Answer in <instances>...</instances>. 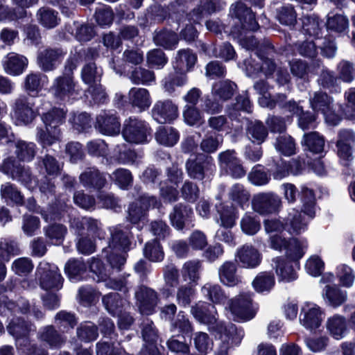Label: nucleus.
<instances>
[{
	"label": "nucleus",
	"instance_id": "obj_56",
	"mask_svg": "<svg viewBox=\"0 0 355 355\" xmlns=\"http://www.w3.org/2000/svg\"><path fill=\"white\" fill-rule=\"evenodd\" d=\"M133 282L130 279V275L122 276L116 279H109L105 280V286L107 288L119 291L124 294H127L133 286Z\"/></svg>",
	"mask_w": 355,
	"mask_h": 355
},
{
	"label": "nucleus",
	"instance_id": "obj_24",
	"mask_svg": "<svg viewBox=\"0 0 355 355\" xmlns=\"http://www.w3.org/2000/svg\"><path fill=\"white\" fill-rule=\"evenodd\" d=\"M261 254L257 249L252 245H244L238 249L236 259L243 267L254 268L257 267L261 261Z\"/></svg>",
	"mask_w": 355,
	"mask_h": 355
},
{
	"label": "nucleus",
	"instance_id": "obj_1",
	"mask_svg": "<svg viewBox=\"0 0 355 355\" xmlns=\"http://www.w3.org/2000/svg\"><path fill=\"white\" fill-rule=\"evenodd\" d=\"M109 231L108 246L103 253L112 268L120 269L126 261V252L130 249V236L119 225L110 227Z\"/></svg>",
	"mask_w": 355,
	"mask_h": 355
},
{
	"label": "nucleus",
	"instance_id": "obj_55",
	"mask_svg": "<svg viewBox=\"0 0 355 355\" xmlns=\"http://www.w3.org/2000/svg\"><path fill=\"white\" fill-rule=\"evenodd\" d=\"M325 296L330 305L337 307L343 304L347 298L346 291H343L336 286H327L325 287Z\"/></svg>",
	"mask_w": 355,
	"mask_h": 355
},
{
	"label": "nucleus",
	"instance_id": "obj_26",
	"mask_svg": "<svg viewBox=\"0 0 355 355\" xmlns=\"http://www.w3.org/2000/svg\"><path fill=\"white\" fill-rule=\"evenodd\" d=\"M130 104L137 108L140 112L144 111L151 105V97L148 89L141 87H133L128 93Z\"/></svg>",
	"mask_w": 355,
	"mask_h": 355
},
{
	"label": "nucleus",
	"instance_id": "obj_63",
	"mask_svg": "<svg viewBox=\"0 0 355 355\" xmlns=\"http://www.w3.org/2000/svg\"><path fill=\"white\" fill-rule=\"evenodd\" d=\"M192 338L194 346L199 352L206 354L212 349L213 341L207 333L196 332Z\"/></svg>",
	"mask_w": 355,
	"mask_h": 355
},
{
	"label": "nucleus",
	"instance_id": "obj_43",
	"mask_svg": "<svg viewBox=\"0 0 355 355\" xmlns=\"http://www.w3.org/2000/svg\"><path fill=\"white\" fill-rule=\"evenodd\" d=\"M158 143L166 146H173L179 139L178 131L172 127L159 128L155 134Z\"/></svg>",
	"mask_w": 355,
	"mask_h": 355
},
{
	"label": "nucleus",
	"instance_id": "obj_38",
	"mask_svg": "<svg viewBox=\"0 0 355 355\" xmlns=\"http://www.w3.org/2000/svg\"><path fill=\"white\" fill-rule=\"evenodd\" d=\"M202 295L214 304H220L225 301L226 296L220 286L217 284L206 283L201 288Z\"/></svg>",
	"mask_w": 355,
	"mask_h": 355
},
{
	"label": "nucleus",
	"instance_id": "obj_15",
	"mask_svg": "<svg viewBox=\"0 0 355 355\" xmlns=\"http://www.w3.org/2000/svg\"><path fill=\"white\" fill-rule=\"evenodd\" d=\"M324 313L321 308L315 304L306 302L303 305L300 314V322L310 331L318 329L323 320Z\"/></svg>",
	"mask_w": 355,
	"mask_h": 355
},
{
	"label": "nucleus",
	"instance_id": "obj_60",
	"mask_svg": "<svg viewBox=\"0 0 355 355\" xmlns=\"http://www.w3.org/2000/svg\"><path fill=\"white\" fill-rule=\"evenodd\" d=\"M19 253L20 250L16 242L8 239L0 241V259L2 261H8L12 256Z\"/></svg>",
	"mask_w": 355,
	"mask_h": 355
},
{
	"label": "nucleus",
	"instance_id": "obj_32",
	"mask_svg": "<svg viewBox=\"0 0 355 355\" xmlns=\"http://www.w3.org/2000/svg\"><path fill=\"white\" fill-rule=\"evenodd\" d=\"M308 248L307 241L291 238L288 239V244L285 250V256L292 260L298 261L305 254Z\"/></svg>",
	"mask_w": 355,
	"mask_h": 355
},
{
	"label": "nucleus",
	"instance_id": "obj_4",
	"mask_svg": "<svg viewBox=\"0 0 355 355\" xmlns=\"http://www.w3.org/2000/svg\"><path fill=\"white\" fill-rule=\"evenodd\" d=\"M193 317L200 323L208 326L210 331L221 332L226 325L218 322L216 318V310L214 305L205 302H199L191 309Z\"/></svg>",
	"mask_w": 355,
	"mask_h": 355
},
{
	"label": "nucleus",
	"instance_id": "obj_17",
	"mask_svg": "<svg viewBox=\"0 0 355 355\" xmlns=\"http://www.w3.org/2000/svg\"><path fill=\"white\" fill-rule=\"evenodd\" d=\"M151 115L159 123H171L178 117V108L171 100L157 101L151 110Z\"/></svg>",
	"mask_w": 355,
	"mask_h": 355
},
{
	"label": "nucleus",
	"instance_id": "obj_28",
	"mask_svg": "<svg viewBox=\"0 0 355 355\" xmlns=\"http://www.w3.org/2000/svg\"><path fill=\"white\" fill-rule=\"evenodd\" d=\"M28 64L26 57L15 53H10L3 62L5 71L12 76L21 74Z\"/></svg>",
	"mask_w": 355,
	"mask_h": 355
},
{
	"label": "nucleus",
	"instance_id": "obj_42",
	"mask_svg": "<svg viewBox=\"0 0 355 355\" xmlns=\"http://www.w3.org/2000/svg\"><path fill=\"white\" fill-rule=\"evenodd\" d=\"M37 17L39 22L48 28L55 27L60 21L58 12L47 7L40 8L37 12Z\"/></svg>",
	"mask_w": 355,
	"mask_h": 355
},
{
	"label": "nucleus",
	"instance_id": "obj_18",
	"mask_svg": "<svg viewBox=\"0 0 355 355\" xmlns=\"http://www.w3.org/2000/svg\"><path fill=\"white\" fill-rule=\"evenodd\" d=\"M220 339V344L215 352V355H227L232 344H238L243 337L242 331L238 332L236 327L229 323L221 332H214Z\"/></svg>",
	"mask_w": 355,
	"mask_h": 355
},
{
	"label": "nucleus",
	"instance_id": "obj_12",
	"mask_svg": "<svg viewBox=\"0 0 355 355\" xmlns=\"http://www.w3.org/2000/svg\"><path fill=\"white\" fill-rule=\"evenodd\" d=\"M186 169L191 178L202 180L214 173L215 165L212 157L203 155L194 159H189L186 163Z\"/></svg>",
	"mask_w": 355,
	"mask_h": 355
},
{
	"label": "nucleus",
	"instance_id": "obj_62",
	"mask_svg": "<svg viewBox=\"0 0 355 355\" xmlns=\"http://www.w3.org/2000/svg\"><path fill=\"white\" fill-rule=\"evenodd\" d=\"M241 228L245 234L254 235L260 230L261 224L255 216L247 213L241 218Z\"/></svg>",
	"mask_w": 355,
	"mask_h": 355
},
{
	"label": "nucleus",
	"instance_id": "obj_54",
	"mask_svg": "<svg viewBox=\"0 0 355 355\" xmlns=\"http://www.w3.org/2000/svg\"><path fill=\"white\" fill-rule=\"evenodd\" d=\"M47 76L40 73H31L25 78V89L29 92L41 90L45 83H47Z\"/></svg>",
	"mask_w": 355,
	"mask_h": 355
},
{
	"label": "nucleus",
	"instance_id": "obj_5",
	"mask_svg": "<svg viewBox=\"0 0 355 355\" xmlns=\"http://www.w3.org/2000/svg\"><path fill=\"white\" fill-rule=\"evenodd\" d=\"M40 285L44 290H60L64 279L58 267L46 261H41L37 268Z\"/></svg>",
	"mask_w": 355,
	"mask_h": 355
},
{
	"label": "nucleus",
	"instance_id": "obj_6",
	"mask_svg": "<svg viewBox=\"0 0 355 355\" xmlns=\"http://www.w3.org/2000/svg\"><path fill=\"white\" fill-rule=\"evenodd\" d=\"M122 135L128 142L142 144L148 141V137L151 135V128L144 121L130 118L124 124Z\"/></svg>",
	"mask_w": 355,
	"mask_h": 355
},
{
	"label": "nucleus",
	"instance_id": "obj_19",
	"mask_svg": "<svg viewBox=\"0 0 355 355\" xmlns=\"http://www.w3.org/2000/svg\"><path fill=\"white\" fill-rule=\"evenodd\" d=\"M139 311L142 314H152L157 305L159 298L156 291L153 289L141 286L135 292Z\"/></svg>",
	"mask_w": 355,
	"mask_h": 355
},
{
	"label": "nucleus",
	"instance_id": "obj_27",
	"mask_svg": "<svg viewBox=\"0 0 355 355\" xmlns=\"http://www.w3.org/2000/svg\"><path fill=\"white\" fill-rule=\"evenodd\" d=\"M223 6V3H216L212 0H200L199 7L194 8L187 15V19L190 23H199L205 15L214 12L221 8Z\"/></svg>",
	"mask_w": 355,
	"mask_h": 355
},
{
	"label": "nucleus",
	"instance_id": "obj_64",
	"mask_svg": "<svg viewBox=\"0 0 355 355\" xmlns=\"http://www.w3.org/2000/svg\"><path fill=\"white\" fill-rule=\"evenodd\" d=\"M229 196L232 201L243 206L249 201L250 194L242 184H235L230 188Z\"/></svg>",
	"mask_w": 355,
	"mask_h": 355
},
{
	"label": "nucleus",
	"instance_id": "obj_11",
	"mask_svg": "<svg viewBox=\"0 0 355 355\" xmlns=\"http://www.w3.org/2000/svg\"><path fill=\"white\" fill-rule=\"evenodd\" d=\"M253 209L261 215L277 212L282 205L281 198L273 192L259 193L252 200Z\"/></svg>",
	"mask_w": 355,
	"mask_h": 355
},
{
	"label": "nucleus",
	"instance_id": "obj_44",
	"mask_svg": "<svg viewBox=\"0 0 355 355\" xmlns=\"http://www.w3.org/2000/svg\"><path fill=\"white\" fill-rule=\"evenodd\" d=\"M7 311L14 313H26L30 311V304L24 298L19 299L17 302L10 300L6 301L4 300L0 301V314L6 315Z\"/></svg>",
	"mask_w": 355,
	"mask_h": 355
},
{
	"label": "nucleus",
	"instance_id": "obj_7",
	"mask_svg": "<svg viewBox=\"0 0 355 355\" xmlns=\"http://www.w3.org/2000/svg\"><path fill=\"white\" fill-rule=\"evenodd\" d=\"M230 15L240 24V27L236 26L234 28V33L242 35V31H254L259 28L254 13L243 3L236 2L232 4L230 8Z\"/></svg>",
	"mask_w": 355,
	"mask_h": 355
},
{
	"label": "nucleus",
	"instance_id": "obj_35",
	"mask_svg": "<svg viewBox=\"0 0 355 355\" xmlns=\"http://www.w3.org/2000/svg\"><path fill=\"white\" fill-rule=\"evenodd\" d=\"M318 83L323 89L331 93H338L340 91L338 78L334 72L328 69H323L318 79Z\"/></svg>",
	"mask_w": 355,
	"mask_h": 355
},
{
	"label": "nucleus",
	"instance_id": "obj_10",
	"mask_svg": "<svg viewBox=\"0 0 355 355\" xmlns=\"http://www.w3.org/2000/svg\"><path fill=\"white\" fill-rule=\"evenodd\" d=\"M12 111L17 125L31 123L37 114L33 100L26 96H20L15 100Z\"/></svg>",
	"mask_w": 355,
	"mask_h": 355
},
{
	"label": "nucleus",
	"instance_id": "obj_51",
	"mask_svg": "<svg viewBox=\"0 0 355 355\" xmlns=\"http://www.w3.org/2000/svg\"><path fill=\"white\" fill-rule=\"evenodd\" d=\"M302 211L311 218L315 216V198L313 190L306 187H302Z\"/></svg>",
	"mask_w": 355,
	"mask_h": 355
},
{
	"label": "nucleus",
	"instance_id": "obj_41",
	"mask_svg": "<svg viewBox=\"0 0 355 355\" xmlns=\"http://www.w3.org/2000/svg\"><path fill=\"white\" fill-rule=\"evenodd\" d=\"M236 85L230 80L216 83L212 87V94L216 98L226 101L234 94Z\"/></svg>",
	"mask_w": 355,
	"mask_h": 355
},
{
	"label": "nucleus",
	"instance_id": "obj_20",
	"mask_svg": "<svg viewBox=\"0 0 355 355\" xmlns=\"http://www.w3.org/2000/svg\"><path fill=\"white\" fill-rule=\"evenodd\" d=\"M5 173L10 175L13 180L20 182L28 187H31L35 182L34 177L29 169L17 164L12 157H9L3 162Z\"/></svg>",
	"mask_w": 355,
	"mask_h": 355
},
{
	"label": "nucleus",
	"instance_id": "obj_52",
	"mask_svg": "<svg viewBox=\"0 0 355 355\" xmlns=\"http://www.w3.org/2000/svg\"><path fill=\"white\" fill-rule=\"evenodd\" d=\"M101 75V69L98 68L94 62L85 65L81 73L83 80L90 86L98 83Z\"/></svg>",
	"mask_w": 355,
	"mask_h": 355
},
{
	"label": "nucleus",
	"instance_id": "obj_45",
	"mask_svg": "<svg viewBox=\"0 0 355 355\" xmlns=\"http://www.w3.org/2000/svg\"><path fill=\"white\" fill-rule=\"evenodd\" d=\"M286 225L290 234H299L306 230L307 223L302 218L301 213L294 211L288 214Z\"/></svg>",
	"mask_w": 355,
	"mask_h": 355
},
{
	"label": "nucleus",
	"instance_id": "obj_25",
	"mask_svg": "<svg viewBox=\"0 0 355 355\" xmlns=\"http://www.w3.org/2000/svg\"><path fill=\"white\" fill-rule=\"evenodd\" d=\"M236 265L232 261L224 262L218 268L220 282L225 286L233 287L241 283V277L236 275Z\"/></svg>",
	"mask_w": 355,
	"mask_h": 355
},
{
	"label": "nucleus",
	"instance_id": "obj_21",
	"mask_svg": "<svg viewBox=\"0 0 355 355\" xmlns=\"http://www.w3.org/2000/svg\"><path fill=\"white\" fill-rule=\"evenodd\" d=\"M336 146L338 155L343 162L352 161L353 159L352 148L355 146L354 132L349 129L340 130L338 134Z\"/></svg>",
	"mask_w": 355,
	"mask_h": 355
},
{
	"label": "nucleus",
	"instance_id": "obj_30",
	"mask_svg": "<svg viewBox=\"0 0 355 355\" xmlns=\"http://www.w3.org/2000/svg\"><path fill=\"white\" fill-rule=\"evenodd\" d=\"M196 61V55L190 49H182L178 51L173 67L180 73H186L193 69Z\"/></svg>",
	"mask_w": 355,
	"mask_h": 355
},
{
	"label": "nucleus",
	"instance_id": "obj_8",
	"mask_svg": "<svg viewBox=\"0 0 355 355\" xmlns=\"http://www.w3.org/2000/svg\"><path fill=\"white\" fill-rule=\"evenodd\" d=\"M309 103L314 112L323 114L327 123L334 125L338 124L340 119L334 114L332 97L324 92L318 91L310 97Z\"/></svg>",
	"mask_w": 355,
	"mask_h": 355
},
{
	"label": "nucleus",
	"instance_id": "obj_33",
	"mask_svg": "<svg viewBox=\"0 0 355 355\" xmlns=\"http://www.w3.org/2000/svg\"><path fill=\"white\" fill-rule=\"evenodd\" d=\"M15 155L21 162H31L36 155L37 146L33 142L18 140L15 144Z\"/></svg>",
	"mask_w": 355,
	"mask_h": 355
},
{
	"label": "nucleus",
	"instance_id": "obj_58",
	"mask_svg": "<svg viewBox=\"0 0 355 355\" xmlns=\"http://www.w3.org/2000/svg\"><path fill=\"white\" fill-rule=\"evenodd\" d=\"M103 303L107 311L113 315L121 313L123 306V300L116 293L105 295L103 297Z\"/></svg>",
	"mask_w": 355,
	"mask_h": 355
},
{
	"label": "nucleus",
	"instance_id": "obj_48",
	"mask_svg": "<svg viewBox=\"0 0 355 355\" xmlns=\"http://www.w3.org/2000/svg\"><path fill=\"white\" fill-rule=\"evenodd\" d=\"M302 143L313 153H322L324 146V138L315 132L304 135Z\"/></svg>",
	"mask_w": 355,
	"mask_h": 355
},
{
	"label": "nucleus",
	"instance_id": "obj_31",
	"mask_svg": "<svg viewBox=\"0 0 355 355\" xmlns=\"http://www.w3.org/2000/svg\"><path fill=\"white\" fill-rule=\"evenodd\" d=\"M326 328L329 334L337 340L343 338L347 331L346 320L339 315L328 318Z\"/></svg>",
	"mask_w": 355,
	"mask_h": 355
},
{
	"label": "nucleus",
	"instance_id": "obj_61",
	"mask_svg": "<svg viewBox=\"0 0 355 355\" xmlns=\"http://www.w3.org/2000/svg\"><path fill=\"white\" fill-rule=\"evenodd\" d=\"M1 196L7 202L9 201L16 204H21L23 202V196L20 191L9 182L1 185Z\"/></svg>",
	"mask_w": 355,
	"mask_h": 355
},
{
	"label": "nucleus",
	"instance_id": "obj_49",
	"mask_svg": "<svg viewBox=\"0 0 355 355\" xmlns=\"http://www.w3.org/2000/svg\"><path fill=\"white\" fill-rule=\"evenodd\" d=\"M144 254L150 261H162L164 257V253L159 243L156 240H152L146 243L144 248Z\"/></svg>",
	"mask_w": 355,
	"mask_h": 355
},
{
	"label": "nucleus",
	"instance_id": "obj_46",
	"mask_svg": "<svg viewBox=\"0 0 355 355\" xmlns=\"http://www.w3.org/2000/svg\"><path fill=\"white\" fill-rule=\"evenodd\" d=\"M45 235L49 241L53 245H60L67 232V227L61 224H53L44 230Z\"/></svg>",
	"mask_w": 355,
	"mask_h": 355
},
{
	"label": "nucleus",
	"instance_id": "obj_29",
	"mask_svg": "<svg viewBox=\"0 0 355 355\" xmlns=\"http://www.w3.org/2000/svg\"><path fill=\"white\" fill-rule=\"evenodd\" d=\"M273 268L277 275L282 281L291 282L297 279V272L293 265L283 257H277L272 259Z\"/></svg>",
	"mask_w": 355,
	"mask_h": 355
},
{
	"label": "nucleus",
	"instance_id": "obj_13",
	"mask_svg": "<svg viewBox=\"0 0 355 355\" xmlns=\"http://www.w3.org/2000/svg\"><path fill=\"white\" fill-rule=\"evenodd\" d=\"M50 91L56 99L62 101H69L78 93L72 76L66 75L55 78Z\"/></svg>",
	"mask_w": 355,
	"mask_h": 355
},
{
	"label": "nucleus",
	"instance_id": "obj_14",
	"mask_svg": "<svg viewBox=\"0 0 355 355\" xmlns=\"http://www.w3.org/2000/svg\"><path fill=\"white\" fill-rule=\"evenodd\" d=\"M67 51L60 47L46 48L40 51L37 55V64L44 71H51L61 63Z\"/></svg>",
	"mask_w": 355,
	"mask_h": 355
},
{
	"label": "nucleus",
	"instance_id": "obj_22",
	"mask_svg": "<svg viewBox=\"0 0 355 355\" xmlns=\"http://www.w3.org/2000/svg\"><path fill=\"white\" fill-rule=\"evenodd\" d=\"M80 183L86 189L100 190L106 183V178L98 168L89 167L86 168L79 175Z\"/></svg>",
	"mask_w": 355,
	"mask_h": 355
},
{
	"label": "nucleus",
	"instance_id": "obj_59",
	"mask_svg": "<svg viewBox=\"0 0 355 355\" xmlns=\"http://www.w3.org/2000/svg\"><path fill=\"white\" fill-rule=\"evenodd\" d=\"M275 148L282 154L291 156L295 153V144L293 139L289 135L279 136L275 143Z\"/></svg>",
	"mask_w": 355,
	"mask_h": 355
},
{
	"label": "nucleus",
	"instance_id": "obj_47",
	"mask_svg": "<svg viewBox=\"0 0 355 355\" xmlns=\"http://www.w3.org/2000/svg\"><path fill=\"white\" fill-rule=\"evenodd\" d=\"M153 40L157 45L168 49H173L178 42L177 34L166 30L157 32L153 37Z\"/></svg>",
	"mask_w": 355,
	"mask_h": 355
},
{
	"label": "nucleus",
	"instance_id": "obj_57",
	"mask_svg": "<svg viewBox=\"0 0 355 355\" xmlns=\"http://www.w3.org/2000/svg\"><path fill=\"white\" fill-rule=\"evenodd\" d=\"M130 80L136 85H149L155 80L153 71L148 69L137 67L131 73Z\"/></svg>",
	"mask_w": 355,
	"mask_h": 355
},
{
	"label": "nucleus",
	"instance_id": "obj_40",
	"mask_svg": "<svg viewBox=\"0 0 355 355\" xmlns=\"http://www.w3.org/2000/svg\"><path fill=\"white\" fill-rule=\"evenodd\" d=\"M246 134L252 142L261 144L268 136V130L261 122L256 121L248 123Z\"/></svg>",
	"mask_w": 355,
	"mask_h": 355
},
{
	"label": "nucleus",
	"instance_id": "obj_39",
	"mask_svg": "<svg viewBox=\"0 0 355 355\" xmlns=\"http://www.w3.org/2000/svg\"><path fill=\"white\" fill-rule=\"evenodd\" d=\"M39 338L51 347H59L65 342V338L52 325L44 327Z\"/></svg>",
	"mask_w": 355,
	"mask_h": 355
},
{
	"label": "nucleus",
	"instance_id": "obj_34",
	"mask_svg": "<svg viewBox=\"0 0 355 355\" xmlns=\"http://www.w3.org/2000/svg\"><path fill=\"white\" fill-rule=\"evenodd\" d=\"M202 268L201 261L198 259L186 261L182 268L181 274L184 281L189 283H197L200 278Z\"/></svg>",
	"mask_w": 355,
	"mask_h": 355
},
{
	"label": "nucleus",
	"instance_id": "obj_16",
	"mask_svg": "<svg viewBox=\"0 0 355 355\" xmlns=\"http://www.w3.org/2000/svg\"><path fill=\"white\" fill-rule=\"evenodd\" d=\"M95 128L103 135L114 136L121 131V122L114 112L103 111L96 116Z\"/></svg>",
	"mask_w": 355,
	"mask_h": 355
},
{
	"label": "nucleus",
	"instance_id": "obj_37",
	"mask_svg": "<svg viewBox=\"0 0 355 355\" xmlns=\"http://www.w3.org/2000/svg\"><path fill=\"white\" fill-rule=\"evenodd\" d=\"M193 214L191 207L182 204L176 205L173 211L170 214L172 225L178 230H182L184 226L185 220Z\"/></svg>",
	"mask_w": 355,
	"mask_h": 355
},
{
	"label": "nucleus",
	"instance_id": "obj_9",
	"mask_svg": "<svg viewBox=\"0 0 355 355\" xmlns=\"http://www.w3.org/2000/svg\"><path fill=\"white\" fill-rule=\"evenodd\" d=\"M229 308L235 320H249L252 319L256 310L254 308L252 294L242 293L232 299L229 304Z\"/></svg>",
	"mask_w": 355,
	"mask_h": 355
},
{
	"label": "nucleus",
	"instance_id": "obj_23",
	"mask_svg": "<svg viewBox=\"0 0 355 355\" xmlns=\"http://www.w3.org/2000/svg\"><path fill=\"white\" fill-rule=\"evenodd\" d=\"M277 64L272 58L260 56L259 61L250 59L245 61V69L249 76L262 72L266 76H271L277 69Z\"/></svg>",
	"mask_w": 355,
	"mask_h": 355
},
{
	"label": "nucleus",
	"instance_id": "obj_36",
	"mask_svg": "<svg viewBox=\"0 0 355 355\" xmlns=\"http://www.w3.org/2000/svg\"><path fill=\"white\" fill-rule=\"evenodd\" d=\"M275 279L273 275L268 272L259 273L252 282L254 289L259 293L270 292L274 287Z\"/></svg>",
	"mask_w": 355,
	"mask_h": 355
},
{
	"label": "nucleus",
	"instance_id": "obj_2",
	"mask_svg": "<svg viewBox=\"0 0 355 355\" xmlns=\"http://www.w3.org/2000/svg\"><path fill=\"white\" fill-rule=\"evenodd\" d=\"M10 334L15 338L17 347L24 355H47V352L32 344L28 334L35 330L33 324L20 318H14L7 326Z\"/></svg>",
	"mask_w": 355,
	"mask_h": 355
},
{
	"label": "nucleus",
	"instance_id": "obj_53",
	"mask_svg": "<svg viewBox=\"0 0 355 355\" xmlns=\"http://www.w3.org/2000/svg\"><path fill=\"white\" fill-rule=\"evenodd\" d=\"M78 338L84 342H91L96 340L98 336L97 327L92 322L81 323L77 328Z\"/></svg>",
	"mask_w": 355,
	"mask_h": 355
},
{
	"label": "nucleus",
	"instance_id": "obj_50",
	"mask_svg": "<svg viewBox=\"0 0 355 355\" xmlns=\"http://www.w3.org/2000/svg\"><path fill=\"white\" fill-rule=\"evenodd\" d=\"M336 71L338 80L344 83H350L354 80L355 67L352 62L341 60L336 66Z\"/></svg>",
	"mask_w": 355,
	"mask_h": 355
},
{
	"label": "nucleus",
	"instance_id": "obj_3",
	"mask_svg": "<svg viewBox=\"0 0 355 355\" xmlns=\"http://www.w3.org/2000/svg\"><path fill=\"white\" fill-rule=\"evenodd\" d=\"M66 118V112L61 108L54 107L42 116L44 128L37 127L36 138L44 146H51L59 140L61 132L59 126Z\"/></svg>",
	"mask_w": 355,
	"mask_h": 355
}]
</instances>
